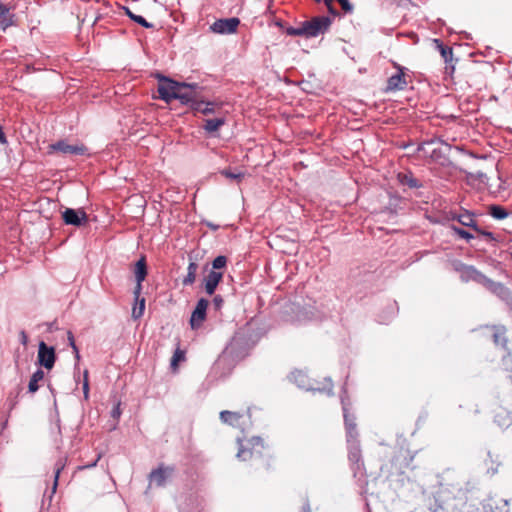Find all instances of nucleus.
Returning a JSON list of instances; mask_svg holds the SVG:
<instances>
[{
	"label": "nucleus",
	"instance_id": "f257e3e1",
	"mask_svg": "<svg viewBox=\"0 0 512 512\" xmlns=\"http://www.w3.org/2000/svg\"><path fill=\"white\" fill-rule=\"evenodd\" d=\"M194 85L179 83L167 77H160L158 84V93L160 99L165 101L166 103H170L172 100L176 99V95L179 90H183L186 88H192Z\"/></svg>",
	"mask_w": 512,
	"mask_h": 512
},
{
	"label": "nucleus",
	"instance_id": "f03ea898",
	"mask_svg": "<svg viewBox=\"0 0 512 512\" xmlns=\"http://www.w3.org/2000/svg\"><path fill=\"white\" fill-rule=\"evenodd\" d=\"M263 441L259 437H253L246 445L239 440V450L237 458L243 461L250 460L254 457L260 456L263 449Z\"/></svg>",
	"mask_w": 512,
	"mask_h": 512
},
{
	"label": "nucleus",
	"instance_id": "7ed1b4c3",
	"mask_svg": "<svg viewBox=\"0 0 512 512\" xmlns=\"http://www.w3.org/2000/svg\"><path fill=\"white\" fill-rule=\"evenodd\" d=\"M303 24L307 38L317 37L329 29L331 25V19L327 16H319L314 17L309 21H304Z\"/></svg>",
	"mask_w": 512,
	"mask_h": 512
},
{
	"label": "nucleus",
	"instance_id": "20e7f679",
	"mask_svg": "<svg viewBox=\"0 0 512 512\" xmlns=\"http://www.w3.org/2000/svg\"><path fill=\"white\" fill-rule=\"evenodd\" d=\"M393 67L397 70L396 74L391 75L387 80L386 92L400 91L406 88L408 82L406 80V68L393 62Z\"/></svg>",
	"mask_w": 512,
	"mask_h": 512
},
{
	"label": "nucleus",
	"instance_id": "39448f33",
	"mask_svg": "<svg viewBox=\"0 0 512 512\" xmlns=\"http://www.w3.org/2000/svg\"><path fill=\"white\" fill-rule=\"evenodd\" d=\"M456 270L460 273V278L463 282L474 281L484 286L488 280V277L472 265L460 264Z\"/></svg>",
	"mask_w": 512,
	"mask_h": 512
},
{
	"label": "nucleus",
	"instance_id": "423d86ee",
	"mask_svg": "<svg viewBox=\"0 0 512 512\" xmlns=\"http://www.w3.org/2000/svg\"><path fill=\"white\" fill-rule=\"evenodd\" d=\"M37 361L38 364L44 368L52 369L56 361L54 348L48 346L44 341H41L38 345Z\"/></svg>",
	"mask_w": 512,
	"mask_h": 512
},
{
	"label": "nucleus",
	"instance_id": "0eeeda50",
	"mask_svg": "<svg viewBox=\"0 0 512 512\" xmlns=\"http://www.w3.org/2000/svg\"><path fill=\"white\" fill-rule=\"evenodd\" d=\"M60 152L64 155H84L87 152V148L80 145H70L64 140H60L56 143L49 145V153Z\"/></svg>",
	"mask_w": 512,
	"mask_h": 512
},
{
	"label": "nucleus",
	"instance_id": "6e6552de",
	"mask_svg": "<svg viewBox=\"0 0 512 512\" xmlns=\"http://www.w3.org/2000/svg\"><path fill=\"white\" fill-rule=\"evenodd\" d=\"M240 20L237 17L218 19L211 25V30L217 34H232L237 31Z\"/></svg>",
	"mask_w": 512,
	"mask_h": 512
},
{
	"label": "nucleus",
	"instance_id": "1a4fd4ad",
	"mask_svg": "<svg viewBox=\"0 0 512 512\" xmlns=\"http://www.w3.org/2000/svg\"><path fill=\"white\" fill-rule=\"evenodd\" d=\"M491 293L496 295L499 299L504 301L509 307L512 308V293L505 285L500 282H494L489 279L486 281L484 285Z\"/></svg>",
	"mask_w": 512,
	"mask_h": 512
},
{
	"label": "nucleus",
	"instance_id": "9d476101",
	"mask_svg": "<svg viewBox=\"0 0 512 512\" xmlns=\"http://www.w3.org/2000/svg\"><path fill=\"white\" fill-rule=\"evenodd\" d=\"M62 218L65 224L77 227L86 224L88 221V216L82 209L75 210L72 208H67L63 211Z\"/></svg>",
	"mask_w": 512,
	"mask_h": 512
},
{
	"label": "nucleus",
	"instance_id": "9b49d317",
	"mask_svg": "<svg viewBox=\"0 0 512 512\" xmlns=\"http://www.w3.org/2000/svg\"><path fill=\"white\" fill-rule=\"evenodd\" d=\"M208 300L201 298L197 301L196 307L190 317V326L192 329H198L206 319V311L208 308Z\"/></svg>",
	"mask_w": 512,
	"mask_h": 512
},
{
	"label": "nucleus",
	"instance_id": "f8f14e48",
	"mask_svg": "<svg viewBox=\"0 0 512 512\" xmlns=\"http://www.w3.org/2000/svg\"><path fill=\"white\" fill-rule=\"evenodd\" d=\"M223 278V273L215 270H211L208 275L204 278V289L208 295H213L218 284Z\"/></svg>",
	"mask_w": 512,
	"mask_h": 512
},
{
	"label": "nucleus",
	"instance_id": "ddd939ff",
	"mask_svg": "<svg viewBox=\"0 0 512 512\" xmlns=\"http://www.w3.org/2000/svg\"><path fill=\"white\" fill-rule=\"evenodd\" d=\"M349 445V453L348 458L351 463H353L356 466V469H360V466L363 465L362 463V455H361V448L360 443L357 439V437L352 438L351 442H348Z\"/></svg>",
	"mask_w": 512,
	"mask_h": 512
},
{
	"label": "nucleus",
	"instance_id": "4468645a",
	"mask_svg": "<svg viewBox=\"0 0 512 512\" xmlns=\"http://www.w3.org/2000/svg\"><path fill=\"white\" fill-rule=\"evenodd\" d=\"M342 404H343L344 422H345V427H346V431H347V442H351L352 438H355L358 436L357 431H356L355 417L353 415L349 414L346 404L344 402H342Z\"/></svg>",
	"mask_w": 512,
	"mask_h": 512
},
{
	"label": "nucleus",
	"instance_id": "2eb2a0df",
	"mask_svg": "<svg viewBox=\"0 0 512 512\" xmlns=\"http://www.w3.org/2000/svg\"><path fill=\"white\" fill-rule=\"evenodd\" d=\"M436 142H437L436 139H431L429 141H425L418 146L417 150L419 152H423V154L425 156L429 157L431 160L439 161V159L441 157V151L436 148L431 149V146L434 145Z\"/></svg>",
	"mask_w": 512,
	"mask_h": 512
},
{
	"label": "nucleus",
	"instance_id": "dca6fc26",
	"mask_svg": "<svg viewBox=\"0 0 512 512\" xmlns=\"http://www.w3.org/2000/svg\"><path fill=\"white\" fill-rule=\"evenodd\" d=\"M172 472V468L159 467L150 473V481L154 482L157 486H163Z\"/></svg>",
	"mask_w": 512,
	"mask_h": 512
},
{
	"label": "nucleus",
	"instance_id": "f3484780",
	"mask_svg": "<svg viewBox=\"0 0 512 512\" xmlns=\"http://www.w3.org/2000/svg\"><path fill=\"white\" fill-rule=\"evenodd\" d=\"M290 380L295 383L299 388L311 390L310 380L307 374L301 370L293 371L290 374Z\"/></svg>",
	"mask_w": 512,
	"mask_h": 512
},
{
	"label": "nucleus",
	"instance_id": "a211bd4d",
	"mask_svg": "<svg viewBox=\"0 0 512 512\" xmlns=\"http://www.w3.org/2000/svg\"><path fill=\"white\" fill-rule=\"evenodd\" d=\"M242 418V415L238 412H232L228 410H224L220 412V419L223 423L229 424L231 426H238L239 421Z\"/></svg>",
	"mask_w": 512,
	"mask_h": 512
},
{
	"label": "nucleus",
	"instance_id": "6ab92c4d",
	"mask_svg": "<svg viewBox=\"0 0 512 512\" xmlns=\"http://www.w3.org/2000/svg\"><path fill=\"white\" fill-rule=\"evenodd\" d=\"M457 221L463 225V226H466V227H469L471 229H475L478 224L475 220V215L474 213L468 211V210H464L463 213L459 214V216L457 217Z\"/></svg>",
	"mask_w": 512,
	"mask_h": 512
},
{
	"label": "nucleus",
	"instance_id": "aec40b11",
	"mask_svg": "<svg viewBox=\"0 0 512 512\" xmlns=\"http://www.w3.org/2000/svg\"><path fill=\"white\" fill-rule=\"evenodd\" d=\"M198 271V264L195 261H190L187 267V274L182 280V284L184 286L192 285L196 280V275Z\"/></svg>",
	"mask_w": 512,
	"mask_h": 512
},
{
	"label": "nucleus",
	"instance_id": "412c9836",
	"mask_svg": "<svg viewBox=\"0 0 512 512\" xmlns=\"http://www.w3.org/2000/svg\"><path fill=\"white\" fill-rule=\"evenodd\" d=\"M134 274L136 282H143L147 276V265L145 257H141L135 264Z\"/></svg>",
	"mask_w": 512,
	"mask_h": 512
},
{
	"label": "nucleus",
	"instance_id": "4be33fe9",
	"mask_svg": "<svg viewBox=\"0 0 512 512\" xmlns=\"http://www.w3.org/2000/svg\"><path fill=\"white\" fill-rule=\"evenodd\" d=\"M225 124L224 118L206 119L203 126L207 133H214L219 130Z\"/></svg>",
	"mask_w": 512,
	"mask_h": 512
},
{
	"label": "nucleus",
	"instance_id": "5701e85b",
	"mask_svg": "<svg viewBox=\"0 0 512 512\" xmlns=\"http://www.w3.org/2000/svg\"><path fill=\"white\" fill-rule=\"evenodd\" d=\"M191 108L194 111L201 112L205 115L211 114L214 112V104L211 102H204V101L196 100L192 103Z\"/></svg>",
	"mask_w": 512,
	"mask_h": 512
},
{
	"label": "nucleus",
	"instance_id": "b1692460",
	"mask_svg": "<svg viewBox=\"0 0 512 512\" xmlns=\"http://www.w3.org/2000/svg\"><path fill=\"white\" fill-rule=\"evenodd\" d=\"M488 214L496 220H503L509 215L503 206L495 204L488 207Z\"/></svg>",
	"mask_w": 512,
	"mask_h": 512
},
{
	"label": "nucleus",
	"instance_id": "393cba45",
	"mask_svg": "<svg viewBox=\"0 0 512 512\" xmlns=\"http://www.w3.org/2000/svg\"><path fill=\"white\" fill-rule=\"evenodd\" d=\"M44 379V372L41 369H37L31 376L28 390L31 393H35L38 389V383Z\"/></svg>",
	"mask_w": 512,
	"mask_h": 512
},
{
	"label": "nucleus",
	"instance_id": "a878e982",
	"mask_svg": "<svg viewBox=\"0 0 512 512\" xmlns=\"http://www.w3.org/2000/svg\"><path fill=\"white\" fill-rule=\"evenodd\" d=\"M186 89L179 90L176 95V99L180 100L181 103L192 106V103L196 101L195 95L192 91Z\"/></svg>",
	"mask_w": 512,
	"mask_h": 512
},
{
	"label": "nucleus",
	"instance_id": "bb28decb",
	"mask_svg": "<svg viewBox=\"0 0 512 512\" xmlns=\"http://www.w3.org/2000/svg\"><path fill=\"white\" fill-rule=\"evenodd\" d=\"M126 15L137 24L144 28H152L153 24L149 23L143 16L134 14L128 7H124Z\"/></svg>",
	"mask_w": 512,
	"mask_h": 512
},
{
	"label": "nucleus",
	"instance_id": "cd10ccee",
	"mask_svg": "<svg viewBox=\"0 0 512 512\" xmlns=\"http://www.w3.org/2000/svg\"><path fill=\"white\" fill-rule=\"evenodd\" d=\"M398 179L401 184L406 185L410 188H417L419 187L418 180L412 176V174H403L400 173L398 175Z\"/></svg>",
	"mask_w": 512,
	"mask_h": 512
},
{
	"label": "nucleus",
	"instance_id": "c85d7f7f",
	"mask_svg": "<svg viewBox=\"0 0 512 512\" xmlns=\"http://www.w3.org/2000/svg\"><path fill=\"white\" fill-rule=\"evenodd\" d=\"M12 24V20L9 17V10L6 6L0 3V26L5 29Z\"/></svg>",
	"mask_w": 512,
	"mask_h": 512
},
{
	"label": "nucleus",
	"instance_id": "c756f323",
	"mask_svg": "<svg viewBox=\"0 0 512 512\" xmlns=\"http://www.w3.org/2000/svg\"><path fill=\"white\" fill-rule=\"evenodd\" d=\"M145 310V298H141L138 301H135V305L132 308V318L137 320L141 318L144 314Z\"/></svg>",
	"mask_w": 512,
	"mask_h": 512
},
{
	"label": "nucleus",
	"instance_id": "7c9ffc66",
	"mask_svg": "<svg viewBox=\"0 0 512 512\" xmlns=\"http://www.w3.org/2000/svg\"><path fill=\"white\" fill-rule=\"evenodd\" d=\"M449 228L455 235H457L461 239L466 240L467 242H470L472 239H474L473 234H471L470 232H468L454 224L450 225Z\"/></svg>",
	"mask_w": 512,
	"mask_h": 512
},
{
	"label": "nucleus",
	"instance_id": "2f4dec72",
	"mask_svg": "<svg viewBox=\"0 0 512 512\" xmlns=\"http://www.w3.org/2000/svg\"><path fill=\"white\" fill-rule=\"evenodd\" d=\"M474 231H475L478 235L482 236V237L485 239V241H486V242H488V243H495V242H497V241H498V238H497V236H496L494 233H492V232H490V231H486V230L482 229V228H481V227H479V226H477V227L474 229Z\"/></svg>",
	"mask_w": 512,
	"mask_h": 512
},
{
	"label": "nucleus",
	"instance_id": "473e14b6",
	"mask_svg": "<svg viewBox=\"0 0 512 512\" xmlns=\"http://www.w3.org/2000/svg\"><path fill=\"white\" fill-rule=\"evenodd\" d=\"M493 340L496 345L505 346L507 339L505 337V329H496L493 334Z\"/></svg>",
	"mask_w": 512,
	"mask_h": 512
},
{
	"label": "nucleus",
	"instance_id": "72a5a7b5",
	"mask_svg": "<svg viewBox=\"0 0 512 512\" xmlns=\"http://www.w3.org/2000/svg\"><path fill=\"white\" fill-rule=\"evenodd\" d=\"M185 360V351L181 350L180 348H177L172 356L171 359V367L173 369H176L178 366V363Z\"/></svg>",
	"mask_w": 512,
	"mask_h": 512
},
{
	"label": "nucleus",
	"instance_id": "f704fd0d",
	"mask_svg": "<svg viewBox=\"0 0 512 512\" xmlns=\"http://www.w3.org/2000/svg\"><path fill=\"white\" fill-rule=\"evenodd\" d=\"M286 34L290 35V36H305L306 37L305 27H304L303 22L301 23V25L299 27H288L286 29Z\"/></svg>",
	"mask_w": 512,
	"mask_h": 512
},
{
	"label": "nucleus",
	"instance_id": "c9c22d12",
	"mask_svg": "<svg viewBox=\"0 0 512 512\" xmlns=\"http://www.w3.org/2000/svg\"><path fill=\"white\" fill-rule=\"evenodd\" d=\"M64 468V463L60 460L55 465V473H54V483L52 487V493H55L57 485H58V479L60 476L61 471Z\"/></svg>",
	"mask_w": 512,
	"mask_h": 512
},
{
	"label": "nucleus",
	"instance_id": "e433bc0d",
	"mask_svg": "<svg viewBox=\"0 0 512 512\" xmlns=\"http://www.w3.org/2000/svg\"><path fill=\"white\" fill-rule=\"evenodd\" d=\"M227 264V258L226 256H223V255H219L217 256L213 262H212V270H219V269H222L226 266Z\"/></svg>",
	"mask_w": 512,
	"mask_h": 512
},
{
	"label": "nucleus",
	"instance_id": "4c0bfd02",
	"mask_svg": "<svg viewBox=\"0 0 512 512\" xmlns=\"http://www.w3.org/2000/svg\"><path fill=\"white\" fill-rule=\"evenodd\" d=\"M67 339H68L69 345L73 349V352L75 354V358L77 360H79L80 359L79 349H78V347L75 344L74 335H73V333L71 331L67 332Z\"/></svg>",
	"mask_w": 512,
	"mask_h": 512
},
{
	"label": "nucleus",
	"instance_id": "58836bf2",
	"mask_svg": "<svg viewBox=\"0 0 512 512\" xmlns=\"http://www.w3.org/2000/svg\"><path fill=\"white\" fill-rule=\"evenodd\" d=\"M440 52L445 62H449L452 60L453 51L450 47L440 45Z\"/></svg>",
	"mask_w": 512,
	"mask_h": 512
},
{
	"label": "nucleus",
	"instance_id": "ea45409f",
	"mask_svg": "<svg viewBox=\"0 0 512 512\" xmlns=\"http://www.w3.org/2000/svg\"><path fill=\"white\" fill-rule=\"evenodd\" d=\"M83 376H84L83 394H84V398L88 399L89 398V382H88V371L87 370L84 371Z\"/></svg>",
	"mask_w": 512,
	"mask_h": 512
},
{
	"label": "nucleus",
	"instance_id": "a19ab883",
	"mask_svg": "<svg viewBox=\"0 0 512 512\" xmlns=\"http://www.w3.org/2000/svg\"><path fill=\"white\" fill-rule=\"evenodd\" d=\"M222 174H223L225 177L229 178V179H235V180H240V179H242V177H243V174H242V173H233V172H231V171H229V170H224V171H222Z\"/></svg>",
	"mask_w": 512,
	"mask_h": 512
},
{
	"label": "nucleus",
	"instance_id": "79ce46f5",
	"mask_svg": "<svg viewBox=\"0 0 512 512\" xmlns=\"http://www.w3.org/2000/svg\"><path fill=\"white\" fill-rule=\"evenodd\" d=\"M345 12H352L353 6L349 0H337Z\"/></svg>",
	"mask_w": 512,
	"mask_h": 512
},
{
	"label": "nucleus",
	"instance_id": "37998d69",
	"mask_svg": "<svg viewBox=\"0 0 512 512\" xmlns=\"http://www.w3.org/2000/svg\"><path fill=\"white\" fill-rule=\"evenodd\" d=\"M142 283L143 282H136V286H135L134 291H133V295H134L135 301H138L139 299L142 298V297H140L141 291H142Z\"/></svg>",
	"mask_w": 512,
	"mask_h": 512
},
{
	"label": "nucleus",
	"instance_id": "c03bdc74",
	"mask_svg": "<svg viewBox=\"0 0 512 512\" xmlns=\"http://www.w3.org/2000/svg\"><path fill=\"white\" fill-rule=\"evenodd\" d=\"M120 402H118L111 411V416L115 419H119L121 416Z\"/></svg>",
	"mask_w": 512,
	"mask_h": 512
},
{
	"label": "nucleus",
	"instance_id": "a18cd8bd",
	"mask_svg": "<svg viewBox=\"0 0 512 512\" xmlns=\"http://www.w3.org/2000/svg\"><path fill=\"white\" fill-rule=\"evenodd\" d=\"M213 305H214L215 309H217V310L221 309V307L223 305V299L220 295H216L213 298Z\"/></svg>",
	"mask_w": 512,
	"mask_h": 512
},
{
	"label": "nucleus",
	"instance_id": "49530a36",
	"mask_svg": "<svg viewBox=\"0 0 512 512\" xmlns=\"http://www.w3.org/2000/svg\"><path fill=\"white\" fill-rule=\"evenodd\" d=\"M100 459H101V454L99 453V454H97V456L93 462H91L90 464L82 465L79 467V469L83 470V469L95 467Z\"/></svg>",
	"mask_w": 512,
	"mask_h": 512
},
{
	"label": "nucleus",
	"instance_id": "de8ad7c7",
	"mask_svg": "<svg viewBox=\"0 0 512 512\" xmlns=\"http://www.w3.org/2000/svg\"><path fill=\"white\" fill-rule=\"evenodd\" d=\"M323 1H324V4L326 5V7L328 8L329 12L332 14H336V10L333 7L334 0H323Z\"/></svg>",
	"mask_w": 512,
	"mask_h": 512
},
{
	"label": "nucleus",
	"instance_id": "09e8293b",
	"mask_svg": "<svg viewBox=\"0 0 512 512\" xmlns=\"http://www.w3.org/2000/svg\"><path fill=\"white\" fill-rule=\"evenodd\" d=\"M20 341L23 345H26L27 342H28V337H27V334L25 333V331H21L20 332Z\"/></svg>",
	"mask_w": 512,
	"mask_h": 512
},
{
	"label": "nucleus",
	"instance_id": "8fccbe9b",
	"mask_svg": "<svg viewBox=\"0 0 512 512\" xmlns=\"http://www.w3.org/2000/svg\"><path fill=\"white\" fill-rule=\"evenodd\" d=\"M7 143V138L3 132V128L0 126V144Z\"/></svg>",
	"mask_w": 512,
	"mask_h": 512
},
{
	"label": "nucleus",
	"instance_id": "3c124183",
	"mask_svg": "<svg viewBox=\"0 0 512 512\" xmlns=\"http://www.w3.org/2000/svg\"><path fill=\"white\" fill-rule=\"evenodd\" d=\"M459 216V214H457L456 212H449L447 214V219L449 220H456L457 221V217Z\"/></svg>",
	"mask_w": 512,
	"mask_h": 512
},
{
	"label": "nucleus",
	"instance_id": "603ef678",
	"mask_svg": "<svg viewBox=\"0 0 512 512\" xmlns=\"http://www.w3.org/2000/svg\"><path fill=\"white\" fill-rule=\"evenodd\" d=\"M475 177H476L477 179H479L481 182H484V178H486V175H485L484 173H482V172H477V173L475 174Z\"/></svg>",
	"mask_w": 512,
	"mask_h": 512
},
{
	"label": "nucleus",
	"instance_id": "864d4df0",
	"mask_svg": "<svg viewBox=\"0 0 512 512\" xmlns=\"http://www.w3.org/2000/svg\"><path fill=\"white\" fill-rule=\"evenodd\" d=\"M301 512H311V508H310V505L308 502H306L303 507H302V510Z\"/></svg>",
	"mask_w": 512,
	"mask_h": 512
},
{
	"label": "nucleus",
	"instance_id": "5fc2aeb1",
	"mask_svg": "<svg viewBox=\"0 0 512 512\" xmlns=\"http://www.w3.org/2000/svg\"><path fill=\"white\" fill-rule=\"evenodd\" d=\"M208 226L210 228H212L213 230H217L218 229V225H214V224L209 223Z\"/></svg>",
	"mask_w": 512,
	"mask_h": 512
},
{
	"label": "nucleus",
	"instance_id": "6e6d98bb",
	"mask_svg": "<svg viewBox=\"0 0 512 512\" xmlns=\"http://www.w3.org/2000/svg\"><path fill=\"white\" fill-rule=\"evenodd\" d=\"M314 1L317 2V3L321 2V0H314Z\"/></svg>",
	"mask_w": 512,
	"mask_h": 512
}]
</instances>
